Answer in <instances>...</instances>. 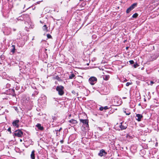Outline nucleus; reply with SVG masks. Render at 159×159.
<instances>
[{"label":"nucleus","mask_w":159,"mask_h":159,"mask_svg":"<svg viewBox=\"0 0 159 159\" xmlns=\"http://www.w3.org/2000/svg\"><path fill=\"white\" fill-rule=\"evenodd\" d=\"M63 89L64 87L62 86H58L57 87L56 90L58 92L59 95H62L64 94Z\"/></svg>","instance_id":"nucleus-1"},{"label":"nucleus","mask_w":159,"mask_h":159,"mask_svg":"<svg viewBox=\"0 0 159 159\" xmlns=\"http://www.w3.org/2000/svg\"><path fill=\"white\" fill-rule=\"evenodd\" d=\"M97 79L94 77H91L89 79V82L92 85H94L97 82Z\"/></svg>","instance_id":"nucleus-2"},{"label":"nucleus","mask_w":159,"mask_h":159,"mask_svg":"<svg viewBox=\"0 0 159 159\" xmlns=\"http://www.w3.org/2000/svg\"><path fill=\"white\" fill-rule=\"evenodd\" d=\"M23 133L19 129L15 131L14 135L18 137H21L23 135Z\"/></svg>","instance_id":"nucleus-3"},{"label":"nucleus","mask_w":159,"mask_h":159,"mask_svg":"<svg viewBox=\"0 0 159 159\" xmlns=\"http://www.w3.org/2000/svg\"><path fill=\"white\" fill-rule=\"evenodd\" d=\"M137 6V4L135 3H133L126 10L127 13H129L130 11L133 10Z\"/></svg>","instance_id":"nucleus-4"},{"label":"nucleus","mask_w":159,"mask_h":159,"mask_svg":"<svg viewBox=\"0 0 159 159\" xmlns=\"http://www.w3.org/2000/svg\"><path fill=\"white\" fill-rule=\"evenodd\" d=\"M107 154V153L103 149H101L100 151L99 152L98 154V155L102 157V156H105Z\"/></svg>","instance_id":"nucleus-5"},{"label":"nucleus","mask_w":159,"mask_h":159,"mask_svg":"<svg viewBox=\"0 0 159 159\" xmlns=\"http://www.w3.org/2000/svg\"><path fill=\"white\" fill-rule=\"evenodd\" d=\"M143 117V116L142 115L137 114L136 115V118L138 121H141V119Z\"/></svg>","instance_id":"nucleus-6"},{"label":"nucleus","mask_w":159,"mask_h":159,"mask_svg":"<svg viewBox=\"0 0 159 159\" xmlns=\"http://www.w3.org/2000/svg\"><path fill=\"white\" fill-rule=\"evenodd\" d=\"M80 121L81 122L83 123L84 124L86 125V126L88 127V120H87L80 119Z\"/></svg>","instance_id":"nucleus-7"},{"label":"nucleus","mask_w":159,"mask_h":159,"mask_svg":"<svg viewBox=\"0 0 159 159\" xmlns=\"http://www.w3.org/2000/svg\"><path fill=\"white\" fill-rule=\"evenodd\" d=\"M19 122V120H16L14 121L12 123L13 126L18 127L19 126L18 123Z\"/></svg>","instance_id":"nucleus-8"},{"label":"nucleus","mask_w":159,"mask_h":159,"mask_svg":"<svg viewBox=\"0 0 159 159\" xmlns=\"http://www.w3.org/2000/svg\"><path fill=\"white\" fill-rule=\"evenodd\" d=\"M119 126L121 130L125 129L126 128V126L122 125V122L120 123V125Z\"/></svg>","instance_id":"nucleus-9"},{"label":"nucleus","mask_w":159,"mask_h":159,"mask_svg":"<svg viewBox=\"0 0 159 159\" xmlns=\"http://www.w3.org/2000/svg\"><path fill=\"white\" fill-rule=\"evenodd\" d=\"M36 126L40 130H43V127L42 126H41V125L40 124H38L36 125Z\"/></svg>","instance_id":"nucleus-10"},{"label":"nucleus","mask_w":159,"mask_h":159,"mask_svg":"<svg viewBox=\"0 0 159 159\" xmlns=\"http://www.w3.org/2000/svg\"><path fill=\"white\" fill-rule=\"evenodd\" d=\"M31 157L32 159H35L34 151V150H33L31 152Z\"/></svg>","instance_id":"nucleus-11"},{"label":"nucleus","mask_w":159,"mask_h":159,"mask_svg":"<svg viewBox=\"0 0 159 159\" xmlns=\"http://www.w3.org/2000/svg\"><path fill=\"white\" fill-rule=\"evenodd\" d=\"M69 122L73 124H76L77 123V121L76 120L74 119H71L69 121Z\"/></svg>","instance_id":"nucleus-12"},{"label":"nucleus","mask_w":159,"mask_h":159,"mask_svg":"<svg viewBox=\"0 0 159 159\" xmlns=\"http://www.w3.org/2000/svg\"><path fill=\"white\" fill-rule=\"evenodd\" d=\"M109 78V76L108 75H105L103 77V79L106 80H108Z\"/></svg>","instance_id":"nucleus-13"},{"label":"nucleus","mask_w":159,"mask_h":159,"mask_svg":"<svg viewBox=\"0 0 159 159\" xmlns=\"http://www.w3.org/2000/svg\"><path fill=\"white\" fill-rule=\"evenodd\" d=\"M21 42L20 41H19V43H18V45H19V46L20 47H22V46H23L24 44H25V43L24 42H23L22 43H21L20 45H19V44Z\"/></svg>","instance_id":"nucleus-14"},{"label":"nucleus","mask_w":159,"mask_h":159,"mask_svg":"<svg viewBox=\"0 0 159 159\" xmlns=\"http://www.w3.org/2000/svg\"><path fill=\"white\" fill-rule=\"evenodd\" d=\"M75 76V75L73 74H72L70 75L69 76V78L70 79H72Z\"/></svg>","instance_id":"nucleus-15"},{"label":"nucleus","mask_w":159,"mask_h":159,"mask_svg":"<svg viewBox=\"0 0 159 159\" xmlns=\"http://www.w3.org/2000/svg\"><path fill=\"white\" fill-rule=\"evenodd\" d=\"M138 14L137 13H135L133 15L132 17L133 18H136L138 16Z\"/></svg>","instance_id":"nucleus-16"},{"label":"nucleus","mask_w":159,"mask_h":159,"mask_svg":"<svg viewBox=\"0 0 159 159\" xmlns=\"http://www.w3.org/2000/svg\"><path fill=\"white\" fill-rule=\"evenodd\" d=\"M12 47H13V48L11 50V52L14 53L15 50V46L14 45H12Z\"/></svg>","instance_id":"nucleus-17"},{"label":"nucleus","mask_w":159,"mask_h":159,"mask_svg":"<svg viewBox=\"0 0 159 159\" xmlns=\"http://www.w3.org/2000/svg\"><path fill=\"white\" fill-rule=\"evenodd\" d=\"M43 30L45 31L47 30V27L46 25H44L43 27Z\"/></svg>","instance_id":"nucleus-18"},{"label":"nucleus","mask_w":159,"mask_h":159,"mask_svg":"<svg viewBox=\"0 0 159 159\" xmlns=\"http://www.w3.org/2000/svg\"><path fill=\"white\" fill-rule=\"evenodd\" d=\"M47 37L48 38V39H52V37L50 34H47Z\"/></svg>","instance_id":"nucleus-19"},{"label":"nucleus","mask_w":159,"mask_h":159,"mask_svg":"<svg viewBox=\"0 0 159 159\" xmlns=\"http://www.w3.org/2000/svg\"><path fill=\"white\" fill-rule=\"evenodd\" d=\"M58 130H56L55 129L54 131V132L55 133H56V134H57V136H58V135L59 134H58Z\"/></svg>","instance_id":"nucleus-20"},{"label":"nucleus","mask_w":159,"mask_h":159,"mask_svg":"<svg viewBox=\"0 0 159 159\" xmlns=\"http://www.w3.org/2000/svg\"><path fill=\"white\" fill-rule=\"evenodd\" d=\"M124 112L126 113V114L127 115H129L130 114V112H129L128 113H127L126 112V111H124Z\"/></svg>","instance_id":"nucleus-21"},{"label":"nucleus","mask_w":159,"mask_h":159,"mask_svg":"<svg viewBox=\"0 0 159 159\" xmlns=\"http://www.w3.org/2000/svg\"><path fill=\"white\" fill-rule=\"evenodd\" d=\"M129 62L130 64H132L134 63V61L133 60H130L129 61Z\"/></svg>","instance_id":"nucleus-22"},{"label":"nucleus","mask_w":159,"mask_h":159,"mask_svg":"<svg viewBox=\"0 0 159 159\" xmlns=\"http://www.w3.org/2000/svg\"><path fill=\"white\" fill-rule=\"evenodd\" d=\"M131 84V83L129 82H127L126 84V85L127 86H129V85Z\"/></svg>","instance_id":"nucleus-23"},{"label":"nucleus","mask_w":159,"mask_h":159,"mask_svg":"<svg viewBox=\"0 0 159 159\" xmlns=\"http://www.w3.org/2000/svg\"><path fill=\"white\" fill-rule=\"evenodd\" d=\"M7 130H8V131L10 132V133H11V127H9L8 128V129H7Z\"/></svg>","instance_id":"nucleus-24"},{"label":"nucleus","mask_w":159,"mask_h":159,"mask_svg":"<svg viewBox=\"0 0 159 159\" xmlns=\"http://www.w3.org/2000/svg\"><path fill=\"white\" fill-rule=\"evenodd\" d=\"M103 108L104 110H107L108 109V108L107 106H105L103 107Z\"/></svg>","instance_id":"nucleus-25"},{"label":"nucleus","mask_w":159,"mask_h":159,"mask_svg":"<svg viewBox=\"0 0 159 159\" xmlns=\"http://www.w3.org/2000/svg\"><path fill=\"white\" fill-rule=\"evenodd\" d=\"M104 109L103 107H101L99 108V110L100 111H102Z\"/></svg>","instance_id":"nucleus-26"},{"label":"nucleus","mask_w":159,"mask_h":159,"mask_svg":"<svg viewBox=\"0 0 159 159\" xmlns=\"http://www.w3.org/2000/svg\"><path fill=\"white\" fill-rule=\"evenodd\" d=\"M137 64H134V67L135 68H136L137 67Z\"/></svg>","instance_id":"nucleus-27"},{"label":"nucleus","mask_w":159,"mask_h":159,"mask_svg":"<svg viewBox=\"0 0 159 159\" xmlns=\"http://www.w3.org/2000/svg\"><path fill=\"white\" fill-rule=\"evenodd\" d=\"M150 83H151V85H152L154 83V82L152 81H151L150 82Z\"/></svg>","instance_id":"nucleus-28"},{"label":"nucleus","mask_w":159,"mask_h":159,"mask_svg":"<svg viewBox=\"0 0 159 159\" xmlns=\"http://www.w3.org/2000/svg\"><path fill=\"white\" fill-rule=\"evenodd\" d=\"M62 129V128H60L58 130V131L59 132H60V131Z\"/></svg>","instance_id":"nucleus-29"},{"label":"nucleus","mask_w":159,"mask_h":159,"mask_svg":"<svg viewBox=\"0 0 159 159\" xmlns=\"http://www.w3.org/2000/svg\"><path fill=\"white\" fill-rule=\"evenodd\" d=\"M129 48V47H126V50H128V49Z\"/></svg>","instance_id":"nucleus-30"},{"label":"nucleus","mask_w":159,"mask_h":159,"mask_svg":"<svg viewBox=\"0 0 159 159\" xmlns=\"http://www.w3.org/2000/svg\"><path fill=\"white\" fill-rule=\"evenodd\" d=\"M60 142L61 143H63V141L62 140H61L60 141Z\"/></svg>","instance_id":"nucleus-31"},{"label":"nucleus","mask_w":159,"mask_h":159,"mask_svg":"<svg viewBox=\"0 0 159 159\" xmlns=\"http://www.w3.org/2000/svg\"><path fill=\"white\" fill-rule=\"evenodd\" d=\"M95 35H93V37H94H94H95Z\"/></svg>","instance_id":"nucleus-32"},{"label":"nucleus","mask_w":159,"mask_h":159,"mask_svg":"<svg viewBox=\"0 0 159 159\" xmlns=\"http://www.w3.org/2000/svg\"><path fill=\"white\" fill-rule=\"evenodd\" d=\"M20 141H22V140L21 139H20Z\"/></svg>","instance_id":"nucleus-33"},{"label":"nucleus","mask_w":159,"mask_h":159,"mask_svg":"<svg viewBox=\"0 0 159 159\" xmlns=\"http://www.w3.org/2000/svg\"><path fill=\"white\" fill-rule=\"evenodd\" d=\"M34 38H33L32 40H34Z\"/></svg>","instance_id":"nucleus-34"},{"label":"nucleus","mask_w":159,"mask_h":159,"mask_svg":"<svg viewBox=\"0 0 159 159\" xmlns=\"http://www.w3.org/2000/svg\"><path fill=\"white\" fill-rule=\"evenodd\" d=\"M126 40H125V41L124 42V43H125V42Z\"/></svg>","instance_id":"nucleus-35"}]
</instances>
